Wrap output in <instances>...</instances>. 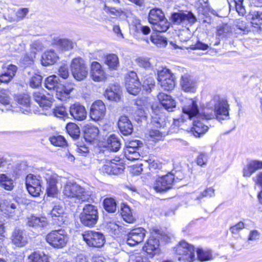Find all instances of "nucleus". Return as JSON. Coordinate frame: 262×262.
Returning a JSON list of instances; mask_svg holds the SVG:
<instances>
[{
    "mask_svg": "<svg viewBox=\"0 0 262 262\" xmlns=\"http://www.w3.org/2000/svg\"><path fill=\"white\" fill-rule=\"evenodd\" d=\"M73 89V88H67L61 85L55 91L56 97L61 101H65L69 97V95Z\"/></svg>",
    "mask_w": 262,
    "mask_h": 262,
    "instance_id": "obj_43",
    "label": "nucleus"
},
{
    "mask_svg": "<svg viewBox=\"0 0 262 262\" xmlns=\"http://www.w3.org/2000/svg\"><path fill=\"white\" fill-rule=\"evenodd\" d=\"M196 253L198 258L201 261L210 260L212 259V254L210 250L198 249Z\"/></svg>",
    "mask_w": 262,
    "mask_h": 262,
    "instance_id": "obj_49",
    "label": "nucleus"
},
{
    "mask_svg": "<svg viewBox=\"0 0 262 262\" xmlns=\"http://www.w3.org/2000/svg\"><path fill=\"white\" fill-rule=\"evenodd\" d=\"M91 77L95 81H102L106 78V75L101 66L97 61H93L91 64L90 72Z\"/></svg>",
    "mask_w": 262,
    "mask_h": 262,
    "instance_id": "obj_26",
    "label": "nucleus"
},
{
    "mask_svg": "<svg viewBox=\"0 0 262 262\" xmlns=\"http://www.w3.org/2000/svg\"><path fill=\"white\" fill-rule=\"evenodd\" d=\"M67 133L74 139H77L80 135V129L79 127L74 123L67 124L66 127Z\"/></svg>",
    "mask_w": 262,
    "mask_h": 262,
    "instance_id": "obj_48",
    "label": "nucleus"
},
{
    "mask_svg": "<svg viewBox=\"0 0 262 262\" xmlns=\"http://www.w3.org/2000/svg\"><path fill=\"white\" fill-rule=\"evenodd\" d=\"M99 134L98 128L92 125H88L84 129V136L85 139L88 142H92L95 139Z\"/></svg>",
    "mask_w": 262,
    "mask_h": 262,
    "instance_id": "obj_35",
    "label": "nucleus"
},
{
    "mask_svg": "<svg viewBox=\"0 0 262 262\" xmlns=\"http://www.w3.org/2000/svg\"><path fill=\"white\" fill-rule=\"evenodd\" d=\"M182 112L185 114L189 119L194 117L196 119L210 120L216 118L219 121L229 118V105L227 100L221 99L219 96H215L210 101L207 107L199 114L198 104L193 99H186L182 106Z\"/></svg>",
    "mask_w": 262,
    "mask_h": 262,
    "instance_id": "obj_1",
    "label": "nucleus"
},
{
    "mask_svg": "<svg viewBox=\"0 0 262 262\" xmlns=\"http://www.w3.org/2000/svg\"><path fill=\"white\" fill-rule=\"evenodd\" d=\"M207 161V155L205 154L201 153L197 158L196 163L198 165L203 166L206 165Z\"/></svg>",
    "mask_w": 262,
    "mask_h": 262,
    "instance_id": "obj_59",
    "label": "nucleus"
},
{
    "mask_svg": "<svg viewBox=\"0 0 262 262\" xmlns=\"http://www.w3.org/2000/svg\"><path fill=\"white\" fill-rule=\"evenodd\" d=\"M40 114L45 115H50L53 114L54 116L65 119L68 118V114L66 107L63 106H58L55 107L52 111L49 110L41 112Z\"/></svg>",
    "mask_w": 262,
    "mask_h": 262,
    "instance_id": "obj_36",
    "label": "nucleus"
},
{
    "mask_svg": "<svg viewBox=\"0 0 262 262\" xmlns=\"http://www.w3.org/2000/svg\"><path fill=\"white\" fill-rule=\"evenodd\" d=\"M232 33V29L230 25L223 24L216 27V35L219 38H224L230 35Z\"/></svg>",
    "mask_w": 262,
    "mask_h": 262,
    "instance_id": "obj_40",
    "label": "nucleus"
},
{
    "mask_svg": "<svg viewBox=\"0 0 262 262\" xmlns=\"http://www.w3.org/2000/svg\"><path fill=\"white\" fill-rule=\"evenodd\" d=\"M149 136L154 141L161 140L164 137L163 134L157 129H151L149 132Z\"/></svg>",
    "mask_w": 262,
    "mask_h": 262,
    "instance_id": "obj_56",
    "label": "nucleus"
},
{
    "mask_svg": "<svg viewBox=\"0 0 262 262\" xmlns=\"http://www.w3.org/2000/svg\"><path fill=\"white\" fill-rule=\"evenodd\" d=\"M42 77L38 74H35L30 79L29 84L32 88H36L40 85Z\"/></svg>",
    "mask_w": 262,
    "mask_h": 262,
    "instance_id": "obj_55",
    "label": "nucleus"
},
{
    "mask_svg": "<svg viewBox=\"0 0 262 262\" xmlns=\"http://www.w3.org/2000/svg\"><path fill=\"white\" fill-rule=\"evenodd\" d=\"M146 235V231L142 228H137L132 230L127 234L126 243L134 246L141 243Z\"/></svg>",
    "mask_w": 262,
    "mask_h": 262,
    "instance_id": "obj_15",
    "label": "nucleus"
},
{
    "mask_svg": "<svg viewBox=\"0 0 262 262\" xmlns=\"http://www.w3.org/2000/svg\"><path fill=\"white\" fill-rule=\"evenodd\" d=\"M104 95L108 100L116 102L119 101L120 99L119 86L115 85L107 89Z\"/></svg>",
    "mask_w": 262,
    "mask_h": 262,
    "instance_id": "obj_34",
    "label": "nucleus"
},
{
    "mask_svg": "<svg viewBox=\"0 0 262 262\" xmlns=\"http://www.w3.org/2000/svg\"><path fill=\"white\" fill-rule=\"evenodd\" d=\"M183 113L184 114V115L182 116L181 118L173 119V124L178 127H181L185 121L186 119H189L185 114H184L183 112Z\"/></svg>",
    "mask_w": 262,
    "mask_h": 262,
    "instance_id": "obj_63",
    "label": "nucleus"
},
{
    "mask_svg": "<svg viewBox=\"0 0 262 262\" xmlns=\"http://www.w3.org/2000/svg\"><path fill=\"white\" fill-rule=\"evenodd\" d=\"M58 74L63 79L67 78L69 75L68 66L66 65L61 66L58 70Z\"/></svg>",
    "mask_w": 262,
    "mask_h": 262,
    "instance_id": "obj_61",
    "label": "nucleus"
},
{
    "mask_svg": "<svg viewBox=\"0 0 262 262\" xmlns=\"http://www.w3.org/2000/svg\"><path fill=\"white\" fill-rule=\"evenodd\" d=\"M171 18L174 23L180 24L185 21H187L189 24H193L196 21V18L191 12L175 13L171 16Z\"/></svg>",
    "mask_w": 262,
    "mask_h": 262,
    "instance_id": "obj_28",
    "label": "nucleus"
},
{
    "mask_svg": "<svg viewBox=\"0 0 262 262\" xmlns=\"http://www.w3.org/2000/svg\"><path fill=\"white\" fill-rule=\"evenodd\" d=\"M148 20L155 31L164 32L169 28V23L165 17L162 11L159 9L150 10L148 14Z\"/></svg>",
    "mask_w": 262,
    "mask_h": 262,
    "instance_id": "obj_3",
    "label": "nucleus"
},
{
    "mask_svg": "<svg viewBox=\"0 0 262 262\" xmlns=\"http://www.w3.org/2000/svg\"><path fill=\"white\" fill-rule=\"evenodd\" d=\"M35 51H31L30 53L26 54L24 57V61L26 64H31L35 57Z\"/></svg>",
    "mask_w": 262,
    "mask_h": 262,
    "instance_id": "obj_60",
    "label": "nucleus"
},
{
    "mask_svg": "<svg viewBox=\"0 0 262 262\" xmlns=\"http://www.w3.org/2000/svg\"><path fill=\"white\" fill-rule=\"evenodd\" d=\"M48 184L47 187V193L48 196H54L57 194L58 189L56 186L57 183V176L54 174L46 177Z\"/></svg>",
    "mask_w": 262,
    "mask_h": 262,
    "instance_id": "obj_30",
    "label": "nucleus"
},
{
    "mask_svg": "<svg viewBox=\"0 0 262 262\" xmlns=\"http://www.w3.org/2000/svg\"><path fill=\"white\" fill-rule=\"evenodd\" d=\"M159 84L165 91H171L175 86L173 75L166 68L161 67L157 71Z\"/></svg>",
    "mask_w": 262,
    "mask_h": 262,
    "instance_id": "obj_7",
    "label": "nucleus"
},
{
    "mask_svg": "<svg viewBox=\"0 0 262 262\" xmlns=\"http://www.w3.org/2000/svg\"><path fill=\"white\" fill-rule=\"evenodd\" d=\"M11 239L13 244L17 247H24L27 243L28 238L24 230L16 228L12 233Z\"/></svg>",
    "mask_w": 262,
    "mask_h": 262,
    "instance_id": "obj_20",
    "label": "nucleus"
},
{
    "mask_svg": "<svg viewBox=\"0 0 262 262\" xmlns=\"http://www.w3.org/2000/svg\"><path fill=\"white\" fill-rule=\"evenodd\" d=\"M105 63L110 69L116 70L119 64L118 57L115 54H109L105 58Z\"/></svg>",
    "mask_w": 262,
    "mask_h": 262,
    "instance_id": "obj_45",
    "label": "nucleus"
},
{
    "mask_svg": "<svg viewBox=\"0 0 262 262\" xmlns=\"http://www.w3.org/2000/svg\"><path fill=\"white\" fill-rule=\"evenodd\" d=\"M158 98L160 102L158 105L160 106V110L161 106L168 112H172L176 107L175 100L172 98L171 96L163 93H160L158 95ZM156 105L157 104H155Z\"/></svg>",
    "mask_w": 262,
    "mask_h": 262,
    "instance_id": "obj_21",
    "label": "nucleus"
},
{
    "mask_svg": "<svg viewBox=\"0 0 262 262\" xmlns=\"http://www.w3.org/2000/svg\"><path fill=\"white\" fill-rule=\"evenodd\" d=\"M243 1L244 0H233L236 11L238 15L241 16H244L246 13L245 8L243 6Z\"/></svg>",
    "mask_w": 262,
    "mask_h": 262,
    "instance_id": "obj_54",
    "label": "nucleus"
},
{
    "mask_svg": "<svg viewBox=\"0 0 262 262\" xmlns=\"http://www.w3.org/2000/svg\"><path fill=\"white\" fill-rule=\"evenodd\" d=\"M151 41L158 47H165L167 45L166 38L157 33H154L150 36Z\"/></svg>",
    "mask_w": 262,
    "mask_h": 262,
    "instance_id": "obj_44",
    "label": "nucleus"
},
{
    "mask_svg": "<svg viewBox=\"0 0 262 262\" xmlns=\"http://www.w3.org/2000/svg\"><path fill=\"white\" fill-rule=\"evenodd\" d=\"M104 10L106 12H109L111 14L115 16H120L123 11L121 9H116L115 8L110 7L104 5Z\"/></svg>",
    "mask_w": 262,
    "mask_h": 262,
    "instance_id": "obj_58",
    "label": "nucleus"
},
{
    "mask_svg": "<svg viewBox=\"0 0 262 262\" xmlns=\"http://www.w3.org/2000/svg\"><path fill=\"white\" fill-rule=\"evenodd\" d=\"M126 88L127 92L132 95H136L141 90V83L137 74L131 71L126 78Z\"/></svg>",
    "mask_w": 262,
    "mask_h": 262,
    "instance_id": "obj_14",
    "label": "nucleus"
},
{
    "mask_svg": "<svg viewBox=\"0 0 262 262\" xmlns=\"http://www.w3.org/2000/svg\"><path fill=\"white\" fill-rule=\"evenodd\" d=\"M62 193L71 201L79 204L88 201L91 198V194L85 188L71 181L64 184Z\"/></svg>",
    "mask_w": 262,
    "mask_h": 262,
    "instance_id": "obj_2",
    "label": "nucleus"
},
{
    "mask_svg": "<svg viewBox=\"0 0 262 262\" xmlns=\"http://www.w3.org/2000/svg\"><path fill=\"white\" fill-rule=\"evenodd\" d=\"M180 85L184 91L193 93L196 88V82L191 75L186 73L181 76Z\"/></svg>",
    "mask_w": 262,
    "mask_h": 262,
    "instance_id": "obj_19",
    "label": "nucleus"
},
{
    "mask_svg": "<svg viewBox=\"0 0 262 262\" xmlns=\"http://www.w3.org/2000/svg\"><path fill=\"white\" fill-rule=\"evenodd\" d=\"M106 113V107L102 101L98 100L94 102L90 110V116L92 120L98 121L102 120Z\"/></svg>",
    "mask_w": 262,
    "mask_h": 262,
    "instance_id": "obj_11",
    "label": "nucleus"
},
{
    "mask_svg": "<svg viewBox=\"0 0 262 262\" xmlns=\"http://www.w3.org/2000/svg\"><path fill=\"white\" fill-rule=\"evenodd\" d=\"M247 16L251 20L252 30L253 32L259 33L262 31V11L252 9Z\"/></svg>",
    "mask_w": 262,
    "mask_h": 262,
    "instance_id": "obj_16",
    "label": "nucleus"
},
{
    "mask_svg": "<svg viewBox=\"0 0 262 262\" xmlns=\"http://www.w3.org/2000/svg\"><path fill=\"white\" fill-rule=\"evenodd\" d=\"M260 169H262L261 161H251L243 168V175L244 177H250L254 172Z\"/></svg>",
    "mask_w": 262,
    "mask_h": 262,
    "instance_id": "obj_32",
    "label": "nucleus"
},
{
    "mask_svg": "<svg viewBox=\"0 0 262 262\" xmlns=\"http://www.w3.org/2000/svg\"><path fill=\"white\" fill-rule=\"evenodd\" d=\"M54 223L59 226H61L66 221V216L64 213L62 206L59 204L54 206L50 212Z\"/></svg>",
    "mask_w": 262,
    "mask_h": 262,
    "instance_id": "obj_22",
    "label": "nucleus"
},
{
    "mask_svg": "<svg viewBox=\"0 0 262 262\" xmlns=\"http://www.w3.org/2000/svg\"><path fill=\"white\" fill-rule=\"evenodd\" d=\"M59 78L55 75L47 77L45 82V87L49 90L55 91L62 84L58 82Z\"/></svg>",
    "mask_w": 262,
    "mask_h": 262,
    "instance_id": "obj_41",
    "label": "nucleus"
},
{
    "mask_svg": "<svg viewBox=\"0 0 262 262\" xmlns=\"http://www.w3.org/2000/svg\"><path fill=\"white\" fill-rule=\"evenodd\" d=\"M46 241L53 248L62 249L65 247L68 242V235L64 230H52L46 236Z\"/></svg>",
    "mask_w": 262,
    "mask_h": 262,
    "instance_id": "obj_4",
    "label": "nucleus"
},
{
    "mask_svg": "<svg viewBox=\"0 0 262 262\" xmlns=\"http://www.w3.org/2000/svg\"><path fill=\"white\" fill-rule=\"evenodd\" d=\"M0 186L5 190L11 191L14 186L13 180L5 174H1Z\"/></svg>",
    "mask_w": 262,
    "mask_h": 262,
    "instance_id": "obj_42",
    "label": "nucleus"
},
{
    "mask_svg": "<svg viewBox=\"0 0 262 262\" xmlns=\"http://www.w3.org/2000/svg\"><path fill=\"white\" fill-rule=\"evenodd\" d=\"M51 143L56 146H63L67 144V141L62 136H53L50 137Z\"/></svg>",
    "mask_w": 262,
    "mask_h": 262,
    "instance_id": "obj_52",
    "label": "nucleus"
},
{
    "mask_svg": "<svg viewBox=\"0 0 262 262\" xmlns=\"http://www.w3.org/2000/svg\"><path fill=\"white\" fill-rule=\"evenodd\" d=\"M208 129V127L199 120H194L191 131L195 137H200L205 134Z\"/></svg>",
    "mask_w": 262,
    "mask_h": 262,
    "instance_id": "obj_37",
    "label": "nucleus"
},
{
    "mask_svg": "<svg viewBox=\"0 0 262 262\" xmlns=\"http://www.w3.org/2000/svg\"><path fill=\"white\" fill-rule=\"evenodd\" d=\"M33 97L35 102L39 105L40 109L38 111L39 113L45 112L48 111L52 104V98L48 94L46 96L43 90L35 91L33 93Z\"/></svg>",
    "mask_w": 262,
    "mask_h": 262,
    "instance_id": "obj_13",
    "label": "nucleus"
},
{
    "mask_svg": "<svg viewBox=\"0 0 262 262\" xmlns=\"http://www.w3.org/2000/svg\"><path fill=\"white\" fill-rule=\"evenodd\" d=\"M30 262H49L48 257L43 252H34L29 256Z\"/></svg>",
    "mask_w": 262,
    "mask_h": 262,
    "instance_id": "obj_46",
    "label": "nucleus"
},
{
    "mask_svg": "<svg viewBox=\"0 0 262 262\" xmlns=\"http://www.w3.org/2000/svg\"><path fill=\"white\" fill-rule=\"evenodd\" d=\"M103 206L108 212L114 213L117 208L116 202L113 198H106L103 201Z\"/></svg>",
    "mask_w": 262,
    "mask_h": 262,
    "instance_id": "obj_47",
    "label": "nucleus"
},
{
    "mask_svg": "<svg viewBox=\"0 0 262 262\" xmlns=\"http://www.w3.org/2000/svg\"><path fill=\"white\" fill-rule=\"evenodd\" d=\"M2 71L0 74V82L8 83L11 81L15 75L17 68L13 64H4L2 67Z\"/></svg>",
    "mask_w": 262,
    "mask_h": 262,
    "instance_id": "obj_18",
    "label": "nucleus"
},
{
    "mask_svg": "<svg viewBox=\"0 0 262 262\" xmlns=\"http://www.w3.org/2000/svg\"><path fill=\"white\" fill-rule=\"evenodd\" d=\"M151 108V124L157 127H164L166 125V118L165 115L161 112L160 106L153 104Z\"/></svg>",
    "mask_w": 262,
    "mask_h": 262,
    "instance_id": "obj_17",
    "label": "nucleus"
},
{
    "mask_svg": "<svg viewBox=\"0 0 262 262\" xmlns=\"http://www.w3.org/2000/svg\"><path fill=\"white\" fill-rule=\"evenodd\" d=\"M113 168H112V174H119L122 173L124 171V166L122 163L120 162L119 158H118V160L113 159Z\"/></svg>",
    "mask_w": 262,
    "mask_h": 262,
    "instance_id": "obj_50",
    "label": "nucleus"
},
{
    "mask_svg": "<svg viewBox=\"0 0 262 262\" xmlns=\"http://www.w3.org/2000/svg\"><path fill=\"white\" fill-rule=\"evenodd\" d=\"M118 126L120 132L125 136L130 135L133 132V127L131 121L125 116L120 117Z\"/></svg>",
    "mask_w": 262,
    "mask_h": 262,
    "instance_id": "obj_29",
    "label": "nucleus"
},
{
    "mask_svg": "<svg viewBox=\"0 0 262 262\" xmlns=\"http://www.w3.org/2000/svg\"><path fill=\"white\" fill-rule=\"evenodd\" d=\"M120 214L123 220L128 223H133L135 221L130 207L126 204H122Z\"/></svg>",
    "mask_w": 262,
    "mask_h": 262,
    "instance_id": "obj_38",
    "label": "nucleus"
},
{
    "mask_svg": "<svg viewBox=\"0 0 262 262\" xmlns=\"http://www.w3.org/2000/svg\"><path fill=\"white\" fill-rule=\"evenodd\" d=\"M70 115L78 121H82L86 118L87 112L84 106L75 103L72 105L69 108Z\"/></svg>",
    "mask_w": 262,
    "mask_h": 262,
    "instance_id": "obj_27",
    "label": "nucleus"
},
{
    "mask_svg": "<svg viewBox=\"0 0 262 262\" xmlns=\"http://www.w3.org/2000/svg\"><path fill=\"white\" fill-rule=\"evenodd\" d=\"M159 241L154 237H150L146 242L143 249L149 257H152L160 252Z\"/></svg>",
    "mask_w": 262,
    "mask_h": 262,
    "instance_id": "obj_24",
    "label": "nucleus"
},
{
    "mask_svg": "<svg viewBox=\"0 0 262 262\" xmlns=\"http://www.w3.org/2000/svg\"><path fill=\"white\" fill-rule=\"evenodd\" d=\"M174 249L176 257L179 261L192 262L194 260V247L185 241L180 242Z\"/></svg>",
    "mask_w": 262,
    "mask_h": 262,
    "instance_id": "obj_5",
    "label": "nucleus"
},
{
    "mask_svg": "<svg viewBox=\"0 0 262 262\" xmlns=\"http://www.w3.org/2000/svg\"><path fill=\"white\" fill-rule=\"evenodd\" d=\"M48 221L45 217H39L32 215L26 219V224L35 229H42L48 225Z\"/></svg>",
    "mask_w": 262,
    "mask_h": 262,
    "instance_id": "obj_23",
    "label": "nucleus"
},
{
    "mask_svg": "<svg viewBox=\"0 0 262 262\" xmlns=\"http://www.w3.org/2000/svg\"><path fill=\"white\" fill-rule=\"evenodd\" d=\"M10 92L8 90L0 89V103L3 105L10 104Z\"/></svg>",
    "mask_w": 262,
    "mask_h": 262,
    "instance_id": "obj_51",
    "label": "nucleus"
},
{
    "mask_svg": "<svg viewBox=\"0 0 262 262\" xmlns=\"http://www.w3.org/2000/svg\"><path fill=\"white\" fill-rule=\"evenodd\" d=\"M244 223L242 222H239L235 225L231 227L230 230L232 233L236 234L238 233L239 231L243 229L244 228Z\"/></svg>",
    "mask_w": 262,
    "mask_h": 262,
    "instance_id": "obj_64",
    "label": "nucleus"
},
{
    "mask_svg": "<svg viewBox=\"0 0 262 262\" xmlns=\"http://www.w3.org/2000/svg\"><path fill=\"white\" fill-rule=\"evenodd\" d=\"M71 68L72 75L77 80L81 81L86 77L88 71L82 58L78 57L73 59Z\"/></svg>",
    "mask_w": 262,
    "mask_h": 262,
    "instance_id": "obj_9",
    "label": "nucleus"
},
{
    "mask_svg": "<svg viewBox=\"0 0 262 262\" xmlns=\"http://www.w3.org/2000/svg\"><path fill=\"white\" fill-rule=\"evenodd\" d=\"M26 185L28 192L33 196H37L41 191L40 177L29 174L26 178Z\"/></svg>",
    "mask_w": 262,
    "mask_h": 262,
    "instance_id": "obj_10",
    "label": "nucleus"
},
{
    "mask_svg": "<svg viewBox=\"0 0 262 262\" xmlns=\"http://www.w3.org/2000/svg\"><path fill=\"white\" fill-rule=\"evenodd\" d=\"M113 159L111 160H106L103 163V165L100 170L103 173H105L108 174H112V168H113Z\"/></svg>",
    "mask_w": 262,
    "mask_h": 262,
    "instance_id": "obj_53",
    "label": "nucleus"
},
{
    "mask_svg": "<svg viewBox=\"0 0 262 262\" xmlns=\"http://www.w3.org/2000/svg\"><path fill=\"white\" fill-rule=\"evenodd\" d=\"M174 177L172 174H168L158 178L154 185V188L157 192H163L172 188Z\"/></svg>",
    "mask_w": 262,
    "mask_h": 262,
    "instance_id": "obj_12",
    "label": "nucleus"
},
{
    "mask_svg": "<svg viewBox=\"0 0 262 262\" xmlns=\"http://www.w3.org/2000/svg\"><path fill=\"white\" fill-rule=\"evenodd\" d=\"M83 238L87 245L92 247L100 248L105 242L103 234L95 231L90 230L85 232L83 234Z\"/></svg>",
    "mask_w": 262,
    "mask_h": 262,
    "instance_id": "obj_8",
    "label": "nucleus"
},
{
    "mask_svg": "<svg viewBox=\"0 0 262 262\" xmlns=\"http://www.w3.org/2000/svg\"><path fill=\"white\" fill-rule=\"evenodd\" d=\"M236 26L238 29L242 31L247 32L250 31L247 23L243 20L238 19L236 21Z\"/></svg>",
    "mask_w": 262,
    "mask_h": 262,
    "instance_id": "obj_57",
    "label": "nucleus"
},
{
    "mask_svg": "<svg viewBox=\"0 0 262 262\" xmlns=\"http://www.w3.org/2000/svg\"><path fill=\"white\" fill-rule=\"evenodd\" d=\"M107 147L113 151H118L121 146L119 138L116 135L112 134L107 139Z\"/></svg>",
    "mask_w": 262,
    "mask_h": 262,
    "instance_id": "obj_39",
    "label": "nucleus"
},
{
    "mask_svg": "<svg viewBox=\"0 0 262 262\" xmlns=\"http://www.w3.org/2000/svg\"><path fill=\"white\" fill-rule=\"evenodd\" d=\"M58 56L53 50L45 51L42 55L41 63L44 66L52 65L58 59Z\"/></svg>",
    "mask_w": 262,
    "mask_h": 262,
    "instance_id": "obj_33",
    "label": "nucleus"
},
{
    "mask_svg": "<svg viewBox=\"0 0 262 262\" xmlns=\"http://www.w3.org/2000/svg\"><path fill=\"white\" fill-rule=\"evenodd\" d=\"M16 101L20 111L24 114L30 113L32 111L34 112L30 104L29 97L28 95H19L16 98Z\"/></svg>",
    "mask_w": 262,
    "mask_h": 262,
    "instance_id": "obj_31",
    "label": "nucleus"
},
{
    "mask_svg": "<svg viewBox=\"0 0 262 262\" xmlns=\"http://www.w3.org/2000/svg\"><path fill=\"white\" fill-rule=\"evenodd\" d=\"M138 65L144 68H147L150 67V62L148 60L142 57H139L136 59Z\"/></svg>",
    "mask_w": 262,
    "mask_h": 262,
    "instance_id": "obj_62",
    "label": "nucleus"
},
{
    "mask_svg": "<svg viewBox=\"0 0 262 262\" xmlns=\"http://www.w3.org/2000/svg\"><path fill=\"white\" fill-rule=\"evenodd\" d=\"M81 223L89 227H94L98 220V212L97 207L87 204L84 206L79 216Z\"/></svg>",
    "mask_w": 262,
    "mask_h": 262,
    "instance_id": "obj_6",
    "label": "nucleus"
},
{
    "mask_svg": "<svg viewBox=\"0 0 262 262\" xmlns=\"http://www.w3.org/2000/svg\"><path fill=\"white\" fill-rule=\"evenodd\" d=\"M53 45L59 51H68L72 50L75 43L71 40L68 38H61L59 37H55L52 39Z\"/></svg>",
    "mask_w": 262,
    "mask_h": 262,
    "instance_id": "obj_25",
    "label": "nucleus"
}]
</instances>
